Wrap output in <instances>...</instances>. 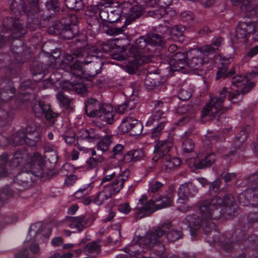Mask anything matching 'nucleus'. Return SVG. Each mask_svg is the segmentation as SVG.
Returning <instances> with one entry per match:
<instances>
[{"label": "nucleus", "instance_id": "58", "mask_svg": "<svg viewBox=\"0 0 258 258\" xmlns=\"http://www.w3.org/2000/svg\"><path fill=\"white\" fill-rule=\"evenodd\" d=\"M195 145L192 141L189 139L184 140L182 144V149L186 153L191 152L194 149Z\"/></svg>", "mask_w": 258, "mask_h": 258}, {"label": "nucleus", "instance_id": "20", "mask_svg": "<svg viewBox=\"0 0 258 258\" xmlns=\"http://www.w3.org/2000/svg\"><path fill=\"white\" fill-rule=\"evenodd\" d=\"M165 80L157 74H148L145 79L144 85L148 90H152L165 82Z\"/></svg>", "mask_w": 258, "mask_h": 258}, {"label": "nucleus", "instance_id": "21", "mask_svg": "<svg viewBox=\"0 0 258 258\" xmlns=\"http://www.w3.org/2000/svg\"><path fill=\"white\" fill-rule=\"evenodd\" d=\"M162 170L165 172H171L175 170L181 164L180 159L176 157H172L170 155L162 159Z\"/></svg>", "mask_w": 258, "mask_h": 258}, {"label": "nucleus", "instance_id": "6", "mask_svg": "<svg viewBox=\"0 0 258 258\" xmlns=\"http://www.w3.org/2000/svg\"><path fill=\"white\" fill-rule=\"evenodd\" d=\"M129 177V171H124L117 178L114 179L111 184L104 186L93 199L94 202L98 205H101L105 200L111 198L113 195L118 194L123 188L124 183Z\"/></svg>", "mask_w": 258, "mask_h": 258}, {"label": "nucleus", "instance_id": "29", "mask_svg": "<svg viewBox=\"0 0 258 258\" xmlns=\"http://www.w3.org/2000/svg\"><path fill=\"white\" fill-rule=\"evenodd\" d=\"M183 222L187 224L188 227L191 230H196L200 227L201 224H203V219L202 220L199 216L188 215Z\"/></svg>", "mask_w": 258, "mask_h": 258}, {"label": "nucleus", "instance_id": "8", "mask_svg": "<svg viewBox=\"0 0 258 258\" xmlns=\"http://www.w3.org/2000/svg\"><path fill=\"white\" fill-rule=\"evenodd\" d=\"M3 25L7 30L11 31L12 34L11 36H4L2 34H0V47L5 44L6 37H9V39H16L21 37L26 33V30L23 26L22 21L19 19L12 17L6 18L3 20Z\"/></svg>", "mask_w": 258, "mask_h": 258}, {"label": "nucleus", "instance_id": "49", "mask_svg": "<svg viewBox=\"0 0 258 258\" xmlns=\"http://www.w3.org/2000/svg\"><path fill=\"white\" fill-rule=\"evenodd\" d=\"M166 121L165 120L161 121L153 129L151 133V137L153 139H157L159 138L163 132L164 128Z\"/></svg>", "mask_w": 258, "mask_h": 258}, {"label": "nucleus", "instance_id": "15", "mask_svg": "<svg viewBox=\"0 0 258 258\" xmlns=\"http://www.w3.org/2000/svg\"><path fill=\"white\" fill-rule=\"evenodd\" d=\"M190 53L192 56L188 58L187 67L193 70H202L204 63L206 62L203 53L199 50H194Z\"/></svg>", "mask_w": 258, "mask_h": 258}, {"label": "nucleus", "instance_id": "4", "mask_svg": "<svg viewBox=\"0 0 258 258\" xmlns=\"http://www.w3.org/2000/svg\"><path fill=\"white\" fill-rule=\"evenodd\" d=\"M85 112L90 117L102 118L108 124L114 121L113 108L106 104H101L97 100L90 98L85 102Z\"/></svg>", "mask_w": 258, "mask_h": 258}, {"label": "nucleus", "instance_id": "62", "mask_svg": "<svg viewBox=\"0 0 258 258\" xmlns=\"http://www.w3.org/2000/svg\"><path fill=\"white\" fill-rule=\"evenodd\" d=\"M104 159L102 156H99L98 158L90 157L86 162L88 168H95L98 163H101L103 161Z\"/></svg>", "mask_w": 258, "mask_h": 258}, {"label": "nucleus", "instance_id": "63", "mask_svg": "<svg viewBox=\"0 0 258 258\" xmlns=\"http://www.w3.org/2000/svg\"><path fill=\"white\" fill-rule=\"evenodd\" d=\"M170 29V24L168 22L165 21L164 22V24H160L159 26L158 31L163 34H169Z\"/></svg>", "mask_w": 258, "mask_h": 258}, {"label": "nucleus", "instance_id": "22", "mask_svg": "<svg viewBox=\"0 0 258 258\" xmlns=\"http://www.w3.org/2000/svg\"><path fill=\"white\" fill-rule=\"evenodd\" d=\"M7 81V83L3 82L1 84L0 99L4 102L8 101L15 93V89L12 87V83L9 80Z\"/></svg>", "mask_w": 258, "mask_h": 258}, {"label": "nucleus", "instance_id": "38", "mask_svg": "<svg viewBox=\"0 0 258 258\" xmlns=\"http://www.w3.org/2000/svg\"><path fill=\"white\" fill-rule=\"evenodd\" d=\"M112 136L110 135L103 137L97 144V149L103 152L107 151L112 142Z\"/></svg>", "mask_w": 258, "mask_h": 258}, {"label": "nucleus", "instance_id": "50", "mask_svg": "<svg viewBox=\"0 0 258 258\" xmlns=\"http://www.w3.org/2000/svg\"><path fill=\"white\" fill-rule=\"evenodd\" d=\"M101 250L99 241H93L86 244L85 251L89 254L98 253Z\"/></svg>", "mask_w": 258, "mask_h": 258}, {"label": "nucleus", "instance_id": "18", "mask_svg": "<svg viewBox=\"0 0 258 258\" xmlns=\"http://www.w3.org/2000/svg\"><path fill=\"white\" fill-rule=\"evenodd\" d=\"M47 223H43L41 222L37 223L31 225L29 228V233L27 236V239L28 241L30 240L33 235L34 237L39 236L41 238L42 236L43 240L47 239L48 235L47 232L46 233H43L45 229L47 230Z\"/></svg>", "mask_w": 258, "mask_h": 258}, {"label": "nucleus", "instance_id": "34", "mask_svg": "<svg viewBox=\"0 0 258 258\" xmlns=\"http://www.w3.org/2000/svg\"><path fill=\"white\" fill-rule=\"evenodd\" d=\"M79 32V29L77 25H65L60 35L65 39H71L74 38Z\"/></svg>", "mask_w": 258, "mask_h": 258}, {"label": "nucleus", "instance_id": "39", "mask_svg": "<svg viewBox=\"0 0 258 258\" xmlns=\"http://www.w3.org/2000/svg\"><path fill=\"white\" fill-rule=\"evenodd\" d=\"M147 37L150 47L151 48L154 46L163 47L164 42L162 37L160 35L156 33H153L147 35Z\"/></svg>", "mask_w": 258, "mask_h": 258}, {"label": "nucleus", "instance_id": "12", "mask_svg": "<svg viewBox=\"0 0 258 258\" xmlns=\"http://www.w3.org/2000/svg\"><path fill=\"white\" fill-rule=\"evenodd\" d=\"M173 145V140L172 138L158 141L156 143L154 147V153L155 154L154 159L158 160L160 158L167 156Z\"/></svg>", "mask_w": 258, "mask_h": 258}, {"label": "nucleus", "instance_id": "13", "mask_svg": "<svg viewBox=\"0 0 258 258\" xmlns=\"http://www.w3.org/2000/svg\"><path fill=\"white\" fill-rule=\"evenodd\" d=\"M186 57L184 53L178 52L170 56V60L167 58L165 60L168 61L172 71H179L182 70H186L187 68V61L185 60Z\"/></svg>", "mask_w": 258, "mask_h": 258}, {"label": "nucleus", "instance_id": "51", "mask_svg": "<svg viewBox=\"0 0 258 258\" xmlns=\"http://www.w3.org/2000/svg\"><path fill=\"white\" fill-rule=\"evenodd\" d=\"M60 51L59 49H56L53 54H49V68L53 69L57 68V64L59 63V56Z\"/></svg>", "mask_w": 258, "mask_h": 258}, {"label": "nucleus", "instance_id": "28", "mask_svg": "<svg viewBox=\"0 0 258 258\" xmlns=\"http://www.w3.org/2000/svg\"><path fill=\"white\" fill-rule=\"evenodd\" d=\"M99 15L102 20L111 23L116 22L120 18V15L116 10L109 12L102 9L100 11Z\"/></svg>", "mask_w": 258, "mask_h": 258}, {"label": "nucleus", "instance_id": "7", "mask_svg": "<svg viewBox=\"0 0 258 258\" xmlns=\"http://www.w3.org/2000/svg\"><path fill=\"white\" fill-rule=\"evenodd\" d=\"M227 92V88L224 87L220 92L219 97H211L210 101L202 110V117L209 116L211 119L217 118L218 120L219 116L228 109L227 107L223 106Z\"/></svg>", "mask_w": 258, "mask_h": 258}, {"label": "nucleus", "instance_id": "43", "mask_svg": "<svg viewBox=\"0 0 258 258\" xmlns=\"http://www.w3.org/2000/svg\"><path fill=\"white\" fill-rule=\"evenodd\" d=\"M144 10L139 6H134L130 10L128 15L127 20L128 21H133L135 19L141 17Z\"/></svg>", "mask_w": 258, "mask_h": 258}, {"label": "nucleus", "instance_id": "55", "mask_svg": "<svg viewBox=\"0 0 258 258\" xmlns=\"http://www.w3.org/2000/svg\"><path fill=\"white\" fill-rule=\"evenodd\" d=\"M64 26L59 21H56L54 24L49 27V34L55 35H61Z\"/></svg>", "mask_w": 258, "mask_h": 258}, {"label": "nucleus", "instance_id": "1", "mask_svg": "<svg viewBox=\"0 0 258 258\" xmlns=\"http://www.w3.org/2000/svg\"><path fill=\"white\" fill-rule=\"evenodd\" d=\"M236 207L235 200L230 194H226L223 198L217 196L199 204L202 219L205 220H218L222 215L233 216Z\"/></svg>", "mask_w": 258, "mask_h": 258}, {"label": "nucleus", "instance_id": "44", "mask_svg": "<svg viewBox=\"0 0 258 258\" xmlns=\"http://www.w3.org/2000/svg\"><path fill=\"white\" fill-rule=\"evenodd\" d=\"M64 3L67 8L71 10L79 11L84 6L82 0H64Z\"/></svg>", "mask_w": 258, "mask_h": 258}, {"label": "nucleus", "instance_id": "11", "mask_svg": "<svg viewBox=\"0 0 258 258\" xmlns=\"http://www.w3.org/2000/svg\"><path fill=\"white\" fill-rule=\"evenodd\" d=\"M81 48L85 49L87 52H89V54L81 58V60L82 58H84V59L82 60V63L84 64L92 63V69L93 71H94V75L99 73L103 66V62L101 59L99 58L98 56L99 53L101 52L100 49L95 47H92L90 49L86 48Z\"/></svg>", "mask_w": 258, "mask_h": 258}, {"label": "nucleus", "instance_id": "42", "mask_svg": "<svg viewBox=\"0 0 258 258\" xmlns=\"http://www.w3.org/2000/svg\"><path fill=\"white\" fill-rule=\"evenodd\" d=\"M136 119L132 117H127L122 121L119 127L123 133L130 132L135 123Z\"/></svg>", "mask_w": 258, "mask_h": 258}, {"label": "nucleus", "instance_id": "5", "mask_svg": "<svg viewBox=\"0 0 258 258\" xmlns=\"http://www.w3.org/2000/svg\"><path fill=\"white\" fill-rule=\"evenodd\" d=\"M171 202V199L167 197L156 199L155 201L153 200L147 201V198L143 196L140 198L139 202V205L140 204L141 207H138L135 209V218L137 219H140L149 216L158 209L169 206Z\"/></svg>", "mask_w": 258, "mask_h": 258}, {"label": "nucleus", "instance_id": "47", "mask_svg": "<svg viewBox=\"0 0 258 258\" xmlns=\"http://www.w3.org/2000/svg\"><path fill=\"white\" fill-rule=\"evenodd\" d=\"M231 83L233 86L237 88H242L243 87L248 86L249 85V83L246 84L247 83V79L245 77L239 75L232 78Z\"/></svg>", "mask_w": 258, "mask_h": 258}, {"label": "nucleus", "instance_id": "36", "mask_svg": "<svg viewBox=\"0 0 258 258\" xmlns=\"http://www.w3.org/2000/svg\"><path fill=\"white\" fill-rule=\"evenodd\" d=\"M185 28L182 26H175L171 27L169 34L171 38L175 40L182 41L183 40V32Z\"/></svg>", "mask_w": 258, "mask_h": 258}, {"label": "nucleus", "instance_id": "35", "mask_svg": "<svg viewBox=\"0 0 258 258\" xmlns=\"http://www.w3.org/2000/svg\"><path fill=\"white\" fill-rule=\"evenodd\" d=\"M33 156V155H29L26 152L17 151L15 153L13 158H15V160H17L19 161L20 166L27 168L30 158Z\"/></svg>", "mask_w": 258, "mask_h": 258}, {"label": "nucleus", "instance_id": "48", "mask_svg": "<svg viewBox=\"0 0 258 258\" xmlns=\"http://www.w3.org/2000/svg\"><path fill=\"white\" fill-rule=\"evenodd\" d=\"M191 95V89L187 86H182L180 89L178 96L180 100L186 101L188 100Z\"/></svg>", "mask_w": 258, "mask_h": 258}, {"label": "nucleus", "instance_id": "61", "mask_svg": "<svg viewBox=\"0 0 258 258\" xmlns=\"http://www.w3.org/2000/svg\"><path fill=\"white\" fill-rule=\"evenodd\" d=\"M163 120H165L166 122L164 112L160 110H157L153 115L152 120L148 121V123H150V122L152 123L153 122H158Z\"/></svg>", "mask_w": 258, "mask_h": 258}, {"label": "nucleus", "instance_id": "52", "mask_svg": "<svg viewBox=\"0 0 258 258\" xmlns=\"http://www.w3.org/2000/svg\"><path fill=\"white\" fill-rule=\"evenodd\" d=\"M82 137L89 142H93L99 138V136L93 130L88 131L86 130L82 131Z\"/></svg>", "mask_w": 258, "mask_h": 258}, {"label": "nucleus", "instance_id": "40", "mask_svg": "<svg viewBox=\"0 0 258 258\" xmlns=\"http://www.w3.org/2000/svg\"><path fill=\"white\" fill-rule=\"evenodd\" d=\"M200 50L203 53V57H204L206 62L211 59L217 51V48H214L213 46L209 45L204 46Z\"/></svg>", "mask_w": 258, "mask_h": 258}, {"label": "nucleus", "instance_id": "10", "mask_svg": "<svg viewBox=\"0 0 258 258\" xmlns=\"http://www.w3.org/2000/svg\"><path fill=\"white\" fill-rule=\"evenodd\" d=\"M249 35H252L254 41L258 40V24L251 21L239 22L235 31V37L238 39H244Z\"/></svg>", "mask_w": 258, "mask_h": 258}, {"label": "nucleus", "instance_id": "60", "mask_svg": "<svg viewBox=\"0 0 258 258\" xmlns=\"http://www.w3.org/2000/svg\"><path fill=\"white\" fill-rule=\"evenodd\" d=\"M143 129V125L141 122L137 120L135 121L134 126L130 131L131 135L134 136L139 135L141 133Z\"/></svg>", "mask_w": 258, "mask_h": 258}, {"label": "nucleus", "instance_id": "23", "mask_svg": "<svg viewBox=\"0 0 258 258\" xmlns=\"http://www.w3.org/2000/svg\"><path fill=\"white\" fill-rule=\"evenodd\" d=\"M69 222L70 228L76 229L79 232H81L88 224L90 225L92 223L83 216L71 217Z\"/></svg>", "mask_w": 258, "mask_h": 258}, {"label": "nucleus", "instance_id": "26", "mask_svg": "<svg viewBox=\"0 0 258 258\" xmlns=\"http://www.w3.org/2000/svg\"><path fill=\"white\" fill-rule=\"evenodd\" d=\"M229 61L230 59H228L224 60V62L221 63V66L219 68V70L217 72V76L216 77L217 80L220 78L225 79L235 74V68L233 66L230 68L229 71H228Z\"/></svg>", "mask_w": 258, "mask_h": 258}, {"label": "nucleus", "instance_id": "59", "mask_svg": "<svg viewBox=\"0 0 258 258\" xmlns=\"http://www.w3.org/2000/svg\"><path fill=\"white\" fill-rule=\"evenodd\" d=\"M247 136V132L245 130H242L239 133V136L236 138L235 147L236 148L239 147L246 140Z\"/></svg>", "mask_w": 258, "mask_h": 258}, {"label": "nucleus", "instance_id": "57", "mask_svg": "<svg viewBox=\"0 0 258 258\" xmlns=\"http://www.w3.org/2000/svg\"><path fill=\"white\" fill-rule=\"evenodd\" d=\"M58 159V156L57 153L56 149L55 147H49V164L50 165H56L57 164V160Z\"/></svg>", "mask_w": 258, "mask_h": 258}, {"label": "nucleus", "instance_id": "16", "mask_svg": "<svg viewBox=\"0 0 258 258\" xmlns=\"http://www.w3.org/2000/svg\"><path fill=\"white\" fill-rule=\"evenodd\" d=\"M39 140L40 138L36 136L34 138L27 136L25 132L22 131H18L12 137L13 144L15 146L23 145L25 143L30 146H34L36 145V142Z\"/></svg>", "mask_w": 258, "mask_h": 258}, {"label": "nucleus", "instance_id": "14", "mask_svg": "<svg viewBox=\"0 0 258 258\" xmlns=\"http://www.w3.org/2000/svg\"><path fill=\"white\" fill-rule=\"evenodd\" d=\"M146 4L147 6L144 8V12L146 13L148 16L160 19L167 14L166 8L157 5L155 1L153 3Z\"/></svg>", "mask_w": 258, "mask_h": 258}, {"label": "nucleus", "instance_id": "41", "mask_svg": "<svg viewBox=\"0 0 258 258\" xmlns=\"http://www.w3.org/2000/svg\"><path fill=\"white\" fill-rule=\"evenodd\" d=\"M142 239V238H141L139 241V244H135L130 245L127 247L125 248V252L128 253L131 256H137L139 255H140L141 253L144 252V250H141L139 248H141L142 246L143 247V245L142 244H141L140 243Z\"/></svg>", "mask_w": 258, "mask_h": 258}, {"label": "nucleus", "instance_id": "56", "mask_svg": "<svg viewBox=\"0 0 258 258\" xmlns=\"http://www.w3.org/2000/svg\"><path fill=\"white\" fill-rule=\"evenodd\" d=\"M56 98L60 103L66 108H68L70 106L72 100L64 95L62 92H58L56 95Z\"/></svg>", "mask_w": 258, "mask_h": 258}, {"label": "nucleus", "instance_id": "31", "mask_svg": "<svg viewBox=\"0 0 258 258\" xmlns=\"http://www.w3.org/2000/svg\"><path fill=\"white\" fill-rule=\"evenodd\" d=\"M169 224L171 226V228L169 229H167L166 230H162L163 231V234L165 233L167 235V238L168 240L170 242H174L179 238L182 237V233L179 230H175L173 228V226L171 225L170 222H166L163 224L161 227H158V228H162V226L164 225Z\"/></svg>", "mask_w": 258, "mask_h": 258}, {"label": "nucleus", "instance_id": "53", "mask_svg": "<svg viewBox=\"0 0 258 258\" xmlns=\"http://www.w3.org/2000/svg\"><path fill=\"white\" fill-rule=\"evenodd\" d=\"M60 8L58 0H49V17H54L60 12Z\"/></svg>", "mask_w": 258, "mask_h": 258}, {"label": "nucleus", "instance_id": "45", "mask_svg": "<svg viewBox=\"0 0 258 258\" xmlns=\"http://www.w3.org/2000/svg\"><path fill=\"white\" fill-rule=\"evenodd\" d=\"M8 159V154L7 153H4L0 155V177L7 176L6 166Z\"/></svg>", "mask_w": 258, "mask_h": 258}, {"label": "nucleus", "instance_id": "33", "mask_svg": "<svg viewBox=\"0 0 258 258\" xmlns=\"http://www.w3.org/2000/svg\"><path fill=\"white\" fill-rule=\"evenodd\" d=\"M89 54V52L86 51L85 49L80 48L74 49L71 51V54H67L64 57V61L66 62H72L75 58L80 59L86 55Z\"/></svg>", "mask_w": 258, "mask_h": 258}, {"label": "nucleus", "instance_id": "25", "mask_svg": "<svg viewBox=\"0 0 258 258\" xmlns=\"http://www.w3.org/2000/svg\"><path fill=\"white\" fill-rule=\"evenodd\" d=\"M254 86V83L253 82L249 83L248 86H244L240 91L239 90H236L235 91H229L228 92V100L232 103H235L237 101H241L242 98L239 97L240 95L243 96L244 95L247 93Z\"/></svg>", "mask_w": 258, "mask_h": 258}, {"label": "nucleus", "instance_id": "2", "mask_svg": "<svg viewBox=\"0 0 258 258\" xmlns=\"http://www.w3.org/2000/svg\"><path fill=\"white\" fill-rule=\"evenodd\" d=\"M45 163L43 157L39 153H34L30 158L27 168H25L26 170L22 171L15 177L13 188L22 191L34 182V176L40 178L47 176Z\"/></svg>", "mask_w": 258, "mask_h": 258}, {"label": "nucleus", "instance_id": "46", "mask_svg": "<svg viewBox=\"0 0 258 258\" xmlns=\"http://www.w3.org/2000/svg\"><path fill=\"white\" fill-rule=\"evenodd\" d=\"M203 226L205 233L209 234L210 237L212 233H216L217 232L215 225L211 220H205L203 219Z\"/></svg>", "mask_w": 258, "mask_h": 258}, {"label": "nucleus", "instance_id": "17", "mask_svg": "<svg viewBox=\"0 0 258 258\" xmlns=\"http://www.w3.org/2000/svg\"><path fill=\"white\" fill-rule=\"evenodd\" d=\"M197 191L194 185L190 182L181 185L178 191V202L182 204L185 203L188 197L194 196Z\"/></svg>", "mask_w": 258, "mask_h": 258}, {"label": "nucleus", "instance_id": "19", "mask_svg": "<svg viewBox=\"0 0 258 258\" xmlns=\"http://www.w3.org/2000/svg\"><path fill=\"white\" fill-rule=\"evenodd\" d=\"M32 110L36 117L44 123L48 120V105L41 101L36 102L32 106Z\"/></svg>", "mask_w": 258, "mask_h": 258}, {"label": "nucleus", "instance_id": "54", "mask_svg": "<svg viewBox=\"0 0 258 258\" xmlns=\"http://www.w3.org/2000/svg\"><path fill=\"white\" fill-rule=\"evenodd\" d=\"M135 107V104L131 101H125L123 104L118 106L117 111L119 114L124 113L133 109Z\"/></svg>", "mask_w": 258, "mask_h": 258}, {"label": "nucleus", "instance_id": "24", "mask_svg": "<svg viewBox=\"0 0 258 258\" xmlns=\"http://www.w3.org/2000/svg\"><path fill=\"white\" fill-rule=\"evenodd\" d=\"M129 56L131 57L130 60L126 66V71L129 74H135L138 70L139 66L146 62H149L144 57H132L129 54Z\"/></svg>", "mask_w": 258, "mask_h": 258}, {"label": "nucleus", "instance_id": "9", "mask_svg": "<svg viewBox=\"0 0 258 258\" xmlns=\"http://www.w3.org/2000/svg\"><path fill=\"white\" fill-rule=\"evenodd\" d=\"M153 50L150 47L147 37L142 36L138 38L135 44L129 48V54L132 57H144L150 61Z\"/></svg>", "mask_w": 258, "mask_h": 258}, {"label": "nucleus", "instance_id": "3", "mask_svg": "<svg viewBox=\"0 0 258 258\" xmlns=\"http://www.w3.org/2000/svg\"><path fill=\"white\" fill-rule=\"evenodd\" d=\"M170 228L169 224L164 225L162 228H157L154 232L147 233L142 238L140 243L143 245L144 249L151 250V258H160L162 255L165 247L160 239L163 235L162 230Z\"/></svg>", "mask_w": 258, "mask_h": 258}, {"label": "nucleus", "instance_id": "27", "mask_svg": "<svg viewBox=\"0 0 258 258\" xmlns=\"http://www.w3.org/2000/svg\"><path fill=\"white\" fill-rule=\"evenodd\" d=\"M241 12L244 13L247 17H254L258 15V7L248 0L243 1L240 6Z\"/></svg>", "mask_w": 258, "mask_h": 258}, {"label": "nucleus", "instance_id": "32", "mask_svg": "<svg viewBox=\"0 0 258 258\" xmlns=\"http://www.w3.org/2000/svg\"><path fill=\"white\" fill-rule=\"evenodd\" d=\"M216 160L214 153H211L207 155L204 158L202 159L196 160L195 164L198 169L205 168L210 166Z\"/></svg>", "mask_w": 258, "mask_h": 258}, {"label": "nucleus", "instance_id": "30", "mask_svg": "<svg viewBox=\"0 0 258 258\" xmlns=\"http://www.w3.org/2000/svg\"><path fill=\"white\" fill-rule=\"evenodd\" d=\"M10 7L12 11H23L24 13H27L29 17L33 15L34 16L35 13H33L32 9H31L30 10L27 9L26 6L24 4L23 0H12Z\"/></svg>", "mask_w": 258, "mask_h": 258}, {"label": "nucleus", "instance_id": "64", "mask_svg": "<svg viewBox=\"0 0 258 258\" xmlns=\"http://www.w3.org/2000/svg\"><path fill=\"white\" fill-rule=\"evenodd\" d=\"M73 91L78 94H83L87 91V88L84 84L81 83L75 82Z\"/></svg>", "mask_w": 258, "mask_h": 258}, {"label": "nucleus", "instance_id": "37", "mask_svg": "<svg viewBox=\"0 0 258 258\" xmlns=\"http://www.w3.org/2000/svg\"><path fill=\"white\" fill-rule=\"evenodd\" d=\"M258 179V171L254 174L250 175L247 178V186L252 189L254 192V198L256 202H258V186L254 182L255 180Z\"/></svg>", "mask_w": 258, "mask_h": 258}]
</instances>
